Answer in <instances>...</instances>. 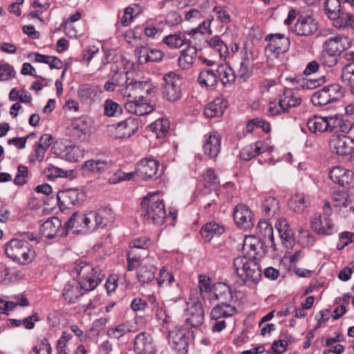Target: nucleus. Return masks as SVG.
Segmentation results:
<instances>
[{
    "instance_id": "f257e3e1",
    "label": "nucleus",
    "mask_w": 354,
    "mask_h": 354,
    "mask_svg": "<svg viewBox=\"0 0 354 354\" xmlns=\"http://www.w3.org/2000/svg\"><path fill=\"white\" fill-rule=\"evenodd\" d=\"M233 273L241 285L254 288L261 277V270L257 261L247 256H239L233 260Z\"/></svg>"
},
{
    "instance_id": "f03ea898",
    "label": "nucleus",
    "mask_w": 354,
    "mask_h": 354,
    "mask_svg": "<svg viewBox=\"0 0 354 354\" xmlns=\"http://www.w3.org/2000/svg\"><path fill=\"white\" fill-rule=\"evenodd\" d=\"M140 212L145 221L155 225H162L166 218L164 203L157 192L149 193L143 198Z\"/></svg>"
},
{
    "instance_id": "7ed1b4c3",
    "label": "nucleus",
    "mask_w": 354,
    "mask_h": 354,
    "mask_svg": "<svg viewBox=\"0 0 354 354\" xmlns=\"http://www.w3.org/2000/svg\"><path fill=\"white\" fill-rule=\"evenodd\" d=\"M72 274L77 278V281L84 292L94 290L104 277L100 268L84 262L77 263L72 270Z\"/></svg>"
},
{
    "instance_id": "20e7f679",
    "label": "nucleus",
    "mask_w": 354,
    "mask_h": 354,
    "mask_svg": "<svg viewBox=\"0 0 354 354\" xmlns=\"http://www.w3.org/2000/svg\"><path fill=\"white\" fill-rule=\"evenodd\" d=\"M5 253L12 260L22 265L31 263L35 258V251L27 241L12 239L5 245Z\"/></svg>"
},
{
    "instance_id": "39448f33",
    "label": "nucleus",
    "mask_w": 354,
    "mask_h": 354,
    "mask_svg": "<svg viewBox=\"0 0 354 354\" xmlns=\"http://www.w3.org/2000/svg\"><path fill=\"white\" fill-rule=\"evenodd\" d=\"M344 95V89L338 84L325 86L311 97V102L316 106H323L340 100Z\"/></svg>"
},
{
    "instance_id": "423d86ee",
    "label": "nucleus",
    "mask_w": 354,
    "mask_h": 354,
    "mask_svg": "<svg viewBox=\"0 0 354 354\" xmlns=\"http://www.w3.org/2000/svg\"><path fill=\"white\" fill-rule=\"evenodd\" d=\"M165 85L162 89L163 98L170 102L178 101L182 97V80L179 75L170 72L164 75Z\"/></svg>"
},
{
    "instance_id": "0eeeda50",
    "label": "nucleus",
    "mask_w": 354,
    "mask_h": 354,
    "mask_svg": "<svg viewBox=\"0 0 354 354\" xmlns=\"http://www.w3.org/2000/svg\"><path fill=\"white\" fill-rule=\"evenodd\" d=\"M57 199L60 209H71L80 205L84 201L85 194L77 189H68L58 192Z\"/></svg>"
},
{
    "instance_id": "6e6552de",
    "label": "nucleus",
    "mask_w": 354,
    "mask_h": 354,
    "mask_svg": "<svg viewBox=\"0 0 354 354\" xmlns=\"http://www.w3.org/2000/svg\"><path fill=\"white\" fill-rule=\"evenodd\" d=\"M328 178L342 187H354V172L342 166H334L328 171Z\"/></svg>"
},
{
    "instance_id": "1a4fd4ad",
    "label": "nucleus",
    "mask_w": 354,
    "mask_h": 354,
    "mask_svg": "<svg viewBox=\"0 0 354 354\" xmlns=\"http://www.w3.org/2000/svg\"><path fill=\"white\" fill-rule=\"evenodd\" d=\"M329 148L339 156H346L354 152V140L344 135H333L329 140Z\"/></svg>"
},
{
    "instance_id": "9d476101",
    "label": "nucleus",
    "mask_w": 354,
    "mask_h": 354,
    "mask_svg": "<svg viewBox=\"0 0 354 354\" xmlns=\"http://www.w3.org/2000/svg\"><path fill=\"white\" fill-rule=\"evenodd\" d=\"M167 340L175 351L178 354H186L188 350V342L185 337V330L178 326L169 328Z\"/></svg>"
},
{
    "instance_id": "9b49d317",
    "label": "nucleus",
    "mask_w": 354,
    "mask_h": 354,
    "mask_svg": "<svg viewBox=\"0 0 354 354\" xmlns=\"http://www.w3.org/2000/svg\"><path fill=\"white\" fill-rule=\"evenodd\" d=\"M41 234L48 239L62 237L67 235V230L62 226V222L58 217H51L44 222L40 227Z\"/></svg>"
},
{
    "instance_id": "f8f14e48",
    "label": "nucleus",
    "mask_w": 354,
    "mask_h": 354,
    "mask_svg": "<svg viewBox=\"0 0 354 354\" xmlns=\"http://www.w3.org/2000/svg\"><path fill=\"white\" fill-rule=\"evenodd\" d=\"M351 46V41L347 36L338 35L328 38L324 42L323 49L328 50L330 53L339 56L343 52L349 49Z\"/></svg>"
},
{
    "instance_id": "ddd939ff",
    "label": "nucleus",
    "mask_w": 354,
    "mask_h": 354,
    "mask_svg": "<svg viewBox=\"0 0 354 354\" xmlns=\"http://www.w3.org/2000/svg\"><path fill=\"white\" fill-rule=\"evenodd\" d=\"M318 30V24L311 15H299L295 25V32L297 35L310 36L315 34Z\"/></svg>"
},
{
    "instance_id": "4468645a",
    "label": "nucleus",
    "mask_w": 354,
    "mask_h": 354,
    "mask_svg": "<svg viewBox=\"0 0 354 354\" xmlns=\"http://www.w3.org/2000/svg\"><path fill=\"white\" fill-rule=\"evenodd\" d=\"M233 217L236 225L240 229L246 230L254 226L252 213L244 204H239L234 207Z\"/></svg>"
},
{
    "instance_id": "2eb2a0df",
    "label": "nucleus",
    "mask_w": 354,
    "mask_h": 354,
    "mask_svg": "<svg viewBox=\"0 0 354 354\" xmlns=\"http://www.w3.org/2000/svg\"><path fill=\"white\" fill-rule=\"evenodd\" d=\"M134 351L136 354H156V346L150 333L142 332L136 336Z\"/></svg>"
},
{
    "instance_id": "dca6fc26",
    "label": "nucleus",
    "mask_w": 354,
    "mask_h": 354,
    "mask_svg": "<svg viewBox=\"0 0 354 354\" xmlns=\"http://www.w3.org/2000/svg\"><path fill=\"white\" fill-rule=\"evenodd\" d=\"M266 243L260 239L249 236L244 240L243 250L247 252L249 258L257 261L265 254L266 250L264 245Z\"/></svg>"
},
{
    "instance_id": "f3484780",
    "label": "nucleus",
    "mask_w": 354,
    "mask_h": 354,
    "mask_svg": "<svg viewBox=\"0 0 354 354\" xmlns=\"http://www.w3.org/2000/svg\"><path fill=\"white\" fill-rule=\"evenodd\" d=\"M265 40L269 41L266 50L277 55L286 52L289 48V39L283 34H269L266 37Z\"/></svg>"
},
{
    "instance_id": "a211bd4d",
    "label": "nucleus",
    "mask_w": 354,
    "mask_h": 354,
    "mask_svg": "<svg viewBox=\"0 0 354 354\" xmlns=\"http://www.w3.org/2000/svg\"><path fill=\"white\" fill-rule=\"evenodd\" d=\"M159 162L152 158H143L136 165V172L143 179L148 180L156 176Z\"/></svg>"
},
{
    "instance_id": "6ab92c4d",
    "label": "nucleus",
    "mask_w": 354,
    "mask_h": 354,
    "mask_svg": "<svg viewBox=\"0 0 354 354\" xmlns=\"http://www.w3.org/2000/svg\"><path fill=\"white\" fill-rule=\"evenodd\" d=\"M204 321V310L202 304L198 302H194L187 310V324L191 327L197 328L201 326Z\"/></svg>"
},
{
    "instance_id": "aec40b11",
    "label": "nucleus",
    "mask_w": 354,
    "mask_h": 354,
    "mask_svg": "<svg viewBox=\"0 0 354 354\" xmlns=\"http://www.w3.org/2000/svg\"><path fill=\"white\" fill-rule=\"evenodd\" d=\"M124 109L129 113L140 116L149 114L154 109L149 103L145 101H141L138 98L128 100L124 104Z\"/></svg>"
},
{
    "instance_id": "412c9836",
    "label": "nucleus",
    "mask_w": 354,
    "mask_h": 354,
    "mask_svg": "<svg viewBox=\"0 0 354 354\" xmlns=\"http://www.w3.org/2000/svg\"><path fill=\"white\" fill-rule=\"evenodd\" d=\"M84 292L77 280L73 279L65 284L62 296L68 303H75L77 299L82 296Z\"/></svg>"
},
{
    "instance_id": "4be33fe9",
    "label": "nucleus",
    "mask_w": 354,
    "mask_h": 354,
    "mask_svg": "<svg viewBox=\"0 0 354 354\" xmlns=\"http://www.w3.org/2000/svg\"><path fill=\"white\" fill-rule=\"evenodd\" d=\"M100 89L90 84H82L77 89V95L80 100L86 104H91L98 98Z\"/></svg>"
},
{
    "instance_id": "5701e85b",
    "label": "nucleus",
    "mask_w": 354,
    "mask_h": 354,
    "mask_svg": "<svg viewBox=\"0 0 354 354\" xmlns=\"http://www.w3.org/2000/svg\"><path fill=\"white\" fill-rule=\"evenodd\" d=\"M312 229L317 233L323 235H330L333 233L334 225L328 218L322 220L320 214H315L310 223Z\"/></svg>"
},
{
    "instance_id": "b1692460",
    "label": "nucleus",
    "mask_w": 354,
    "mask_h": 354,
    "mask_svg": "<svg viewBox=\"0 0 354 354\" xmlns=\"http://www.w3.org/2000/svg\"><path fill=\"white\" fill-rule=\"evenodd\" d=\"M227 107V102L223 97H217L206 105L204 115L206 118H212L223 115Z\"/></svg>"
},
{
    "instance_id": "393cba45",
    "label": "nucleus",
    "mask_w": 354,
    "mask_h": 354,
    "mask_svg": "<svg viewBox=\"0 0 354 354\" xmlns=\"http://www.w3.org/2000/svg\"><path fill=\"white\" fill-rule=\"evenodd\" d=\"M223 225L215 221H210L203 225L200 234L201 237L207 242L209 241L214 236H218L225 232Z\"/></svg>"
},
{
    "instance_id": "a878e982",
    "label": "nucleus",
    "mask_w": 354,
    "mask_h": 354,
    "mask_svg": "<svg viewBox=\"0 0 354 354\" xmlns=\"http://www.w3.org/2000/svg\"><path fill=\"white\" fill-rule=\"evenodd\" d=\"M59 156L71 162L79 161L84 157V149L81 146L72 145L64 146V148L58 153Z\"/></svg>"
},
{
    "instance_id": "bb28decb",
    "label": "nucleus",
    "mask_w": 354,
    "mask_h": 354,
    "mask_svg": "<svg viewBox=\"0 0 354 354\" xmlns=\"http://www.w3.org/2000/svg\"><path fill=\"white\" fill-rule=\"evenodd\" d=\"M221 149V138L216 132H212L206 140L203 150L210 158H215Z\"/></svg>"
},
{
    "instance_id": "cd10ccee",
    "label": "nucleus",
    "mask_w": 354,
    "mask_h": 354,
    "mask_svg": "<svg viewBox=\"0 0 354 354\" xmlns=\"http://www.w3.org/2000/svg\"><path fill=\"white\" fill-rule=\"evenodd\" d=\"M93 217L90 216V219ZM85 219L89 221V218H85V214H79L75 212L73 214L69 220L65 223L64 227L68 230H73L74 233H78L85 230Z\"/></svg>"
},
{
    "instance_id": "c85d7f7f",
    "label": "nucleus",
    "mask_w": 354,
    "mask_h": 354,
    "mask_svg": "<svg viewBox=\"0 0 354 354\" xmlns=\"http://www.w3.org/2000/svg\"><path fill=\"white\" fill-rule=\"evenodd\" d=\"M138 129V123L131 118L117 123L115 130L120 138H129L135 133Z\"/></svg>"
},
{
    "instance_id": "c756f323",
    "label": "nucleus",
    "mask_w": 354,
    "mask_h": 354,
    "mask_svg": "<svg viewBox=\"0 0 354 354\" xmlns=\"http://www.w3.org/2000/svg\"><path fill=\"white\" fill-rule=\"evenodd\" d=\"M197 54L196 48L194 46H189L180 52L178 57V64L183 70L190 68L196 59Z\"/></svg>"
},
{
    "instance_id": "7c9ffc66",
    "label": "nucleus",
    "mask_w": 354,
    "mask_h": 354,
    "mask_svg": "<svg viewBox=\"0 0 354 354\" xmlns=\"http://www.w3.org/2000/svg\"><path fill=\"white\" fill-rule=\"evenodd\" d=\"M275 225L280 234L283 243L287 248L291 247L294 242L293 232L290 228L287 221L285 219L279 220Z\"/></svg>"
},
{
    "instance_id": "2f4dec72",
    "label": "nucleus",
    "mask_w": 354,
    "mask_h": 354,
    "mask_svg": "<svg viewBox=\"0 0 354 354\" xmlns=\"http://www.w3.org/2000/svg\"><path fill=\"white\" fill-rule=\"evenodd\" d=\"M111 165L112 162L109 160L91 159L84 162L83 169L90 173H101L109 169Z\"/></svg>"
},
{
    "instance_id": "473e14b6",
    "label": "nucleus",
    "mask_w": 354,
    "mask_h": 354,
    "mask_svg": "<svg viewBox=\"0 0 354 354\" xmlns=\"http://www.w3.org/2000/svg\"><path fill=\"white\" fill-rule=\"evenodd\" d=\"M15 301H6L0 299V312L8 315L9 311L13 310L17 306H27L29 305L28 299L23 295H18L14 297Z\"/></svg>"
},
{
    "instance_id": "72a5a7b5",
    "label": "nucleus",
    "mask_w": 354,
    "mask_h": 354,
    "mask_svg": "<svg viewBox=\"0 0 354 354\" xmlns=\"http://www.w3.org/2000/svg\"><path fill=\"white\" fill-rule=\"evenodd\" d=\"M236 308L232 304H216L212 310L210 316L212 319L227 318L236 313Z\"/></svg>"
},
{
    "instance_id": "f704fd0d",
    "label": "nucleus",
    "mask_w": 354,
    "mask_h": 354,
    "mask_svg": "<svg viewBox=\"0 0 354 354\" xmlns=\"http://www.w3.org/2000/svg\"><path fill=\"white\" fill-rule=\"evenodd\" d=\"M279 97L288 111L289 109L299 106L302 101L300 95L290 88H285Z\"/></svg>"
},
{
    "instance_id": "c9c22d12",
    "label": "nucleus",
    "mask_w": 354,
    "mask_h": 354,
    "mask_svg": "<svg viewBox=\"0 0 354 354\" xmlns=\"http://www.w3.org/2000/svg\"><path fill=\"white\" fill-rule=\"evenodd\" d=\"M279 208V201L272 196L266 198L262 203L263 212L264 216L268 218L278 216Z\"/></svg>"
},
{
    "instance_id": "e433bc0d",
    "label": "nucleus",
    "mask_w": 354,
    "mask_h": 354,
    "mask_svg": "<svg viewBox=\"0 0 354 354\" xmlns=\"http://www.w3.org/2000/svg\"><path fill=\"white\" fill-rule=\"evenodd\" d=\"M134 88L137 98L141 101H146L149 96L154 95L157 91L156 86L147 82H136Z\"/></svg>"
},
{
    "instance_id": "4c0bfd02",
    "label": "nucleus",
    "mask_w": 354,
    "mask_h": 354,
    "mask_svg": "<svg viewBox=\"0 0 354 354\" xmlns=\"http://www.w3.org/2000/svg\"><path fill=\"white\" fill-rule=\"evenodd\" d=\"M259 239L264 243H270L275 249L273 236V228L271 224L267 221H259L257 227Z\"/></svg>"
},
{
    "instance_id": "58836bf2",
    "label": "nucleus",
    "mask_w": 354,
    "mask_h": 354,
    "mask_svg": "<svg viewBox=\"0 0 354 354\" xmlns=\"http://www.w3.org/2000/svg\"><path fill=\"white\" fill-rule=\"evenodd\" d=\"M156 268L153 266L140 264L137 268V278L142 283H147L155 278Z\"/></svg>"
},
{
    "instance_id": "ea45409f",
    "label": "nucleus",
    "mask_w": 354,
    "mask_h": 354,
    "mask_svg": "<svg viewBox=\"0 0 354 354\" xmlns=\"http://www.w3.org/2000/svg\"><path fill=\"white\" fill-rule=\"evenodd\" d=\"M198 82L203 87H214L218 84V77L214 71L210 69L203 70L198 75Z\"/></svg>"
},
{
    "instance_id": "a19ab883",
    "label": "nucleus",
    "mask_w": 354,
    "mask_h": 354,
    "mask_svg": "<svg viewBox=\"0 0 354 354\" xmlns=\"http://www.w3.org/2000/svg\"><path fill=\"white\" fill-rule=\"evenodd\" d=\"M326 118L314 116L307 122L309 131L313 133H322L327 131Z\"/></svg>"
},
{
    "instance_id": "79ce46f5",
    "label": "nucleus",
    "mask_w": 354,
    "mask_h": 354,
    "mask_svg": "<svg viewBox=\"0 0 354 354\" xmlns=\"http://www.w3.org/2000/svg\"><path fill=\"white\" fill-rule=\"evenodd\" d=\"M70 133L74 140L83 141L88 133V127L83 120H77L72 124Z\"/></svg>"
},
{
    "instance_id": "37998d69",
    "label": "nucleus",
    "mask_w": 354,
    "mask_h": 354,
    "mask_svg": "<svg viewBox=\"0 0 354 354\" xmlns=\"http://www.w3.org/2000/svg\"><path fill=\"white\" fill-rule=\"evenodd\" d=\"M337 15L336 18L330 19L333 21L334 27L339 29L344 28H354V18L351 14L341 11Z\"/></svg>"
},
{
    "instance_id": "c03bdc74",
    "label": "nucleus",
    "mask_w": 354,
    "mask_h": 354,
    "mask_svg": "<svg viewBox=\"0 0 354 354\" xmlns=\"http://www.w3.org/2000/svg\"><path fill=\"white\" fill-rule=\"evenodd\" d=\"M222 84L227 86L235 80L236 75L233 69L227 64H221L216 70Z\"/></svg>"
},
{
    "instance_id": "a18cd8bd",
    "label": "nucleus",
    "mask_w": 354,
    "mask_h": 354,
    "mask_svg": "<svg viewBox=\"0 0 354 354\" xmlns=\"http://www.w3.org/2000/svg\"><path fill=\"white\" fill-rule=\"evenodd\" d=\"M308 201L303 194H296L288 201V205L290 209L296 213H301L308 206Z\"/></svg>"
},
{
    "instance_id": "49530a36",
    "label": "nucleus",
    "mask_w": 354,
    "mask_h": 354,
    "mask_svg": "<svg viewBox=\"0 0 354 354\" xmlns=\"http://www.w3.org/2000/svg\"><path fill=\"white\" fill-rule=\"evenodd\" d=\"M130 322H126L107 329V335L112 339H120L125 334L133 332Z\"/></svg>"
},
{
    "instance_id": "de8ad7c7",
    "label": "nucleus",
    "mask_w": 354,
    "mask_h": 354,
    "mask_svg": "<svg viewBox=\"0 0 354 354\" xmlns=\"http://www.w3.org/2000/svg\"><path fill=\"white\" fill-rule=\"evenodd\" d=\"M163 43L170 48H179L184 44H187V39L183 33H175L166 36L163 40Z\"/></svg>"
},
{
    "instance_id": "09e8293b",
    "label": "nucleus",
    "mask_w": 354,
    "mask_h": 354,
    "mask_svg": "<svg viewBox=\"0 0 354 354\" xmlns=\"http://www.w3.org/2000/svg\"><path fill=\"white\" fill-rule=\"evenodd\" d=\"M111 70L113 72L112 75V80L115 82L118 86H122L130 80L128 77L129 73L124 70L121 71L118 68L116 64L113 63L111 66Z\"/></svg>"
},
{
    "instance_id": "8fccbe9b",
    "label": "nucleus",
    "mask_w": 354,
    "mask_h": 354,
    "mask_svg": "<svg viewBox=\"0 0 354 354\" xmlns=\"http://www.w3.org/2000/svg\"><path fill=\"white\" fill-rule=\"evenodd\" d=\"M252 73V64L245 53L244 56L242 57V61L240 64V68L238 71V77L240 80L245 81L248 79Z\"/></svg>"
},
{
    "instance_id": "3c124183",
    "label": "nucleus",
    "mask_w": 354,
    "mask_h": 354,
    "mask_svg": "<svg viewBox=\"0 0 354 354\" xmlns=\"http://www.w3.org/2000/svg\"><path fill=\"white\" fill-rule=\"evenodd\" d=\"M151 129L156 133V138H163L168 133L169 122L167 119L161 118L152 123Z\"/></svg>"
},
{
    "instance_id": "603ef678",
    "label": "nucleus",
    "mask_w": 354,
    "mask_h": 354,
    "mask_svg": "<svg viewBox=\"0 0 354 354\" xmlns=\"http://www.w3.org/2000/svg\"><path fill=\"white\" fill-rule=\"evenodd\" d=\"M342 81L350 86L351 93L354 88V62L346 64L342 70Z\"/></svg>"
},
{
    "instance_id": "864d4df0",
    "label": "nucleus",
    "mask_w": 354,
    "mask_h": 354,
    "mask_svg": "<svg viewBox=\"0 0 354 354\" xmlns=\"http://www.w3.org/2000/svg\"><path fill=\"white\" fill-rule=\"evenodd\" d=\"M219 286L221 290L214 295L216 299L218 301V304H232L233 297L230 287L225 284H220Z\"/></svg>"
},
{
    "instance_id": "5fc2aeb1",
    "label": "nucleus",
    "mask_w": 354,
    "mask_h": 354,
    "mask_svg": "<svg viewBox=\"0 0 354 354\" xmlns=\"http://www.w3.org/2000/svg\"><path fill=\"white\" fill-rule=\"evenodd\" d=\"M122 113V106L111 99L105 100L104 104V113L109 117L120 115Z\"/></svg>"
},
{
    "instance_id": "6e6d98bb",
    "label": "nucleus",
    "mask_w": 354,
    "mask_h": 354,
    "mask_svg": "<svg viewBox=\"0 0 354 354\" xmlns=\"http://www.w3.org/2000/svg\"><path fill=\"white\" fill-rule=\"evenodd\" d=\"M209 46L218 51L221 58L225 59L229 53L228 46L220 39L214 36L209 41Z\"/></svg>"
},
{
    "instance_id": "4d7b16f0",
    "label": "nucleus",
    "mask_w": 354,
    "mask_h": 354,
    "mask_svg": "<svg viewBox=\"0 0 354 354\" xmlns=\"http://www.w3.org/2000/svg\"><path fill=\"white\" fill-rule=\"evenodd\" d=\"M147 253L144 254L141 250L130 248L127 254V270L132 271L136 268V263L141 259L142 256H146Z\"/></svg>"
},
{
    "instance_id": "13d9d810",
    "label": "nucleus",
    "mask_w": 354,
    "mask_h": 354,
    "mask_svg": "<svg viewBox=\"0 0 354 354\" xmlns=\"http://www.w3.org/2000/svg\"><path fill=\"white\" fill-rule=\"evenodd\" d=\"M96 213L97 214L98 219H100V224L102 225V227L113 223L115 219V214L111 208H102L96 212Z\"/></svg>"
},
{
    "instance_id": "bf43d9fd",
    "label": "nucleus",
    "mask_w": 354,
    "mask_h": 354,
    "mask_svg": "<svg viewBox=\"0 0 354 354\" xmlns=\"http://www.w3.org/2000/svg\"><path fill=\"white\" fill-rule=\"evenodd\" d=\"M341 4L339 0H326L325 2V12L329 19L337 17L341 12Z\"/></svg>"
},
{
    "instance_id": "052dcab7",
    "label": "nucleus",
    "mask_w": 354,
    "mask_h": 354,
    "mask_svg": "<svg viewBox=\"0 0 354 354\" xmlns=\"http://www.w3.org/2000/svg\"><path fill=\"white\" fill-rule=\"evenodd\" d=\"M15 75L16 71L12 66L5 61L0 62V81H8Z\"/></svg>"
},
{
    "instance_id": "680f3d73",
    "label": "nucleus",
    "mask_w": 354,
    "mask_h": 354,
    "mask_svg": "<svg viewBox=\"0 0 354 354\" xmlns=\"http://www.w3.org/2000/svg\"><path fill=\"white\" fill-rule=\"evenodd\" d=\"M287 112V108L284 107L280 97L278 100L272 101L268 104V115L270 116H275Z\"/></svg>"
},
{
    "instance_id": "e2e57ef3",
    "label": "nucleus",
    "mask_w": 354,
    "mask_h": 354,
    "mask_svg": "<svg viewBox=\"0 0 354 354\" xmlns=\"http://www.w3.org/2000/svg\"><path fill=\"white\" fill-rule=\"evenodd\" d=\"M338 57L339 56L333 53H330L328 50L323 49L319 56V59L322 64L327 67L332 68L337 64L339 61Z\"/></svg>"
},
{
    "instance_id": "0e129e2a",
    "label": "nucleus",
    "mask_w": 354,
    "mask_h": 354,
    "mask_svg": "<svg viewBox=\"0 0 354 354\" xmlns=\"http://www.w3.org/2000/svg\"><path fill=\"white\" fill-rule=\"evenodd\" d=\"M150 245V239L146 236L138 237L133 239L130 243V248L141 250L144 254L147 253V248Z\"/></svg>"
},
{
    "instance_id": "69168bd1",
    "label": "nucleus",
    "mask_w": 354,
    "mask_h": 354,
    "mask_svg": "<svg viewBox=\"0 0 354 354\" xmlns=\"http://www.w3.org/2000/svg\"><path fill=\"white\" fill-rule=\"evenodd\" d=\"M213 18L208 17L203 18V21L198 25V26L190 31V33L196 34L201 33L203 35L207 34L212 35V31L210 28L211 23Z\"/></svg>"
},
{
    "instance_id": "338daca9",
    "label": "nucleus",
    "mask_w": 354,
    "mask_h": 354,
    "mask_svg": "<svg viewBox=\"0 0 354 354\" xmlns=\"http://www.w3.org/2000/svg\"><path fill=\"white\" fill-rule=\"evenodd\" d=\"M174 281V277L172 273L167 271L165 268L160 270L157 282L160 287L169 286Z\"/></svg>"
},
{
    "instance_id": "774afa93",
    "label": "nucleus",
    "mask_w": 354,
    "mask_h": 354,
    "mask_svg": "<svg viewBox=\"0 0 354 354\" xmlns=\"http://www.w3.org/2000/svg\"><path fill=\"white\" fill-rule=\"evenodd\" d=\"M90 216L93 217V219H89V221L85 220V230L93 232L99 227H102L100 224V219H98L96 212L92 211L85 214V218H90Z\"/></svg>"
}]
</instances>
